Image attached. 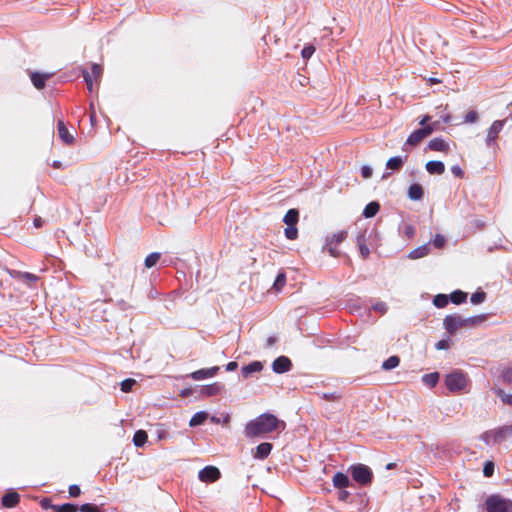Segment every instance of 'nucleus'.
Masks as SVG:
<instances>
[{"label": "nucleus", "mask_w": 512, "mask_h": 512, "mask_svg": "<svg viewBox=\"0 0 512 512\" xmlns=\"http://www.w3.org/2000/svg\"><path fill=\"white\" fill-rule=\"evenodd\" d=\"M469 383L467 374L460 370H454L445 376L444 384L452 393H461L466 390Z\"/></svg>", "instance_id": "nucleus-2"}, {"label": "nucleus", "mask_w": 512, "mask_h": 512, "mask_svg": "<svg viewBox=\"0 0 512 512\" xmlns=\"http://www.w3.org/2000/svg\"><path fill=\"white\" fill-rule=\"evenodd\" d=\"M80 512H101L100 508L94 504L86 503L79 507Z\"/></svg>", "instance_id": "nucleus-44"}, {"label": "nucleus", "mask_w": 512, "mask_h": 512, "mask_svg": "<svg viewBox=\"0 0 512 512\" xmlns=\"http://www.w3.org/2000/svg\"><path fill=\"white\" fill-rule=\"evenodd\" d=\"M443 325L446 331L453 335L455 334L460 328H463L464 325V317L458 314H452L448 315L443 320Z\"/></svg>", "instance_id": "nucleus-8"}, {"label": "nucleus", "mask_w": 512, "mask_h": 512, "mask_svg": "<svg viewBox=\"0 0 512 512\" xmlns=\"http://www.w3.org/2000/svg\"><path fill=\"white\" fill-rule=\"evenodd\" d=\"M399 362H400V359L398 356H391L383 362L382 368L384 370L394 369L399 365Z\"/></svg>", "instance_id": "nucleus-37"}, {"label": "nucleus", "mask_w": 512, "mask_h": 512, "mask_svg": "<svg viewBox=\"0 0 512 512\" xmlns=\"http://www.w3.org/2000/svg\"><path fill=\"white\" fill-rule=\"evenodd\" d=\"M17 275L19 278L28 281V282H35L37 280V276L28 272H17Z\"/></svg>", "instance_id": "nucleus-47"}, {"label": "nucleus", "mask_w": 512, "mask_h": 512, "mask_svg": "<svg viewBox=\"0 0 512 512\" xmlns=\"http://www.w3.org/2000/svg\"><path fill=\"white\" fill-rule=\"evenodd\" d=\"M443 122H445V123L450 122V116L447 115V116L443 117Z\"/></svg>", "instance_id": "nucleus-63"}, {"label": "nucleus", "mask_w": 512, "mask_h": 512, "mask_svg": "<svg viewBox=\"0 0 512 512\" xmlns=\"http://www.w3.org/2000/svg\"><path fill=\"white\" fill-rule=\"evenodd\" d=\"M481 440H483L487 445H495L498 444L496 441L495 434L493 430L486 431L480 436Z\"/></svg>", "instance_id": "nucleus-38"}, {"label": "nucleus", "mask_w": 512, "mask_h": 512, "mask_svg": "<svg viewBox=\"0 0 512 512\" xmlns=\"http://www.w3.org/2000/svg\"><path fill=\"white\" fill-rule=\"evenodd\" d=\"M299 213L296 209H289L284 216L283 221L287 226L296 225L298 222Z\"/></svg>", "instance_id": "nucleus-26"}, {"label": "nucleus", "mask_w": 512, "mask_h": 512, "mask_svg": "<svg viewBox=\"0 0 512 512\" xmlns=\"http://www.w3.org/2000/svg\"><path fill=\"white\" fill-rule=\"evenodd\" d=\"M147 438V433L144 430H138L133 436V443L136 447H141L146 443Z\"/></svg>", "instance_id": "nucleus-31"}, {"label": "nucleus", "mask_w": 512, "mask_h": 512, "mask_svg": "<svg viewBox=\"0 0 512 512\" xmlns=\"http://www.w3.org/2000/svg\"><path fill=\"white\" fill-rule=\"evenodd\" d=\"M496 374L505 383H512V366H501L497 368Z\"/></svg>", "instance_id": "nucleus-21"}, {"label": "nucleus", "mask_w": 512, "mask_h": 512, "mask_svg": "<svg viewBox=\"0 0 512 512\" xmlns=\"http://www.w3.org/2000/svg\"><path fill=\"white\" fill-rule=\"evenodd\" d=\"M352 478L361 485L370 484L373 478L371 469L364 464H357L351 467Z\"/></svg>", "instance_id": "nucleus-5"}, {"label": "nucleus", "mask_w": 512, "mask_h": 512, "mask_svg": "<svg viewBox=\"0 0 512 512\" xmlns=\"http://www.w3.org/2000/svg\"><path fill=\"white\" fill-rule=\"evenodd\" d=\"M219 371L218 366H214L207 369H200L197 371L192 372L189 376L196 381L203 380L205 378H211L214 377L217 372Z\"/></svg>", "instance_id": "nucleus-14"}, {"label": "nucleus", "mask_w": 512, "mask_h": 512, "mask_svg": "<svg viewBox=\"0 0 512 512\" xmlns=\"http://www.w3.org/2000/svg\"><path fill=\"white\" fill-rule=\"evenodd\" d=\"M207 417H208V414L206 412H204V411L197 412L190 419L189 425L191 427H195V426L201 425V424H203L205 422Z\"/></svg>", "instance_id": "nucleus-29"}, {"label": "nucleus", "mask_w": 512, "mask_h": 512, "mask_svg": "<svg viewBox=\"0 0 512 512\" xmlns=\"http://www.w3.org/2000/svg\"><path fill=\"white\" fill-rule=\"evenodd\" d=\"M135 383L136 381L134 379H126L121 383V390L123 392H129Z\"/></svg>", "instance_id": "nucleus-46"}, {"label": "nucleus", "mask_w": 512, "mask_h": 512, "mask_svg": "<svg viewBox=\"0 0 512 512\" xmlns=\"http://www.w3.org/2000/svg\"><path fill=\"white\" fill-rule=\"evenodd\" d=\"M42 506L44 508H48V507L50 508V505H47V500L46 499L42 501Z\"/></svg>", "instance_id": "nucleus-64"}, {"label": "nucleus", "mask_w": 512, "mask_h": 512, "mask_svg": "<svg viewBox=\"0 0 512 512\" xmlns=\"http://www.w3.org/2000/svg\"><path fill=\"white\" fill-rule=\"evenodd\" d=\"M376 231L375 230H367L365 229L361 233H359L356 237V244L359 248V252L361 256L366 259L370 255L369 246H373V242L376 239Z\"/></svg>", "instance_id": "nucleus-3"}, {"label": "nucleus", "mask_w": 512, "mask_h": 512, "mask_svg": "<svg viewBox=\"0 0 512 512\" xmlns=\"http://www.w3.org/2000/svg\"><path fill=\"white\" fill-rule=\"evenodd\" d=\"M451 171L457 177L463 176V170L458 165L452 166Z\"/></svg>", "instance_id": "nucleus-56"}, {"label": "nucleus", "mask_w": 512, "mask_h": 512, "mask_svg": "<svg viewBox=\"0 0 512 512\" xmlns=\"http://www.w3.org/2000/svg\"><path fill=\"white\" fill-rule=\"evenodd\" d=\"M430 248L428 244L422 245L420 247H417L416 249L412 250L408 257L410 259H420L422 257H425L429 254Z\"/></svg>", "instance_id": "nucleus-25"}, {"label": "nucleus", "mask_w": 512, "mask_h": 512, "mask_svg": "<svg viewBox=\"0 0 512 512\" xmlns=\"http://www.w3.org/2000/svg\"><path fill=\"white\" fill-rule=\"evenodd\" d=\"M466 299H467V294L465 292H463V291H460V290L454 291L450 295V300L454 304H461V303L465 302Z\"/></svg>", "instance_id": "nucleus-36"}, {"label": "nucleus", "mask_w": 512, "mask_h": 512, "mask_svg": "<svg viewBox=\"0 0 512 512\" xmlns=\"http://www.w3.org/2000/svg\"><path fill=\"white\" fill-rule=\"evenodd\" d=\"M103 69L99 64H93L91 68V73L84 71L83 77L87 84V88L90 92L93 90V79L98 81L102 75Z\"/></svg>", "instance_id": "nucleus-10"}, {"label": "nucleus", "mask_w": 512, "mask_h": 512, "mask_svg": "<svg viewBox=\"0 0 512 512\" xmlns=\"http://www.w3.org/2000/svg\"><path fill=\"white\" fill-rule=\"evenodd\" d=\"M333 484L335 487L343 489L350 485V480L347 475L343 473H336L333 476Z\"/></svg>", "instance_id": "nucleus-24"}, {"label": "nucleus", "mask_w": 512, "mask_h": 512, "mask_svg": "<svg viewBox=\"0 0 512 512\" xmlns=\"http://www.w3.org/2000/svg\"><path fill=\"white\" fill-rule=\"evenodd\" d=\"M57 132L59 138L67 145H71L74 143V135L69 132L65 123L62 120H59L57 123Z\"/></svg>", "instance_id": "nucleus-13"}, {"label": "nucleus", "mask_w": 512, "mask_h": 512, "mask_svg": "<svg viewBox=\"0 0 512 512\" xmlns=\"http://www.w3.org/2000/svg\"><path fill=\"white\" fill-rule=\"evenodd\" d=\"M222 385L219 383H213L202 389V393L206 396H213L221 392Z\"/></svg>", "instance_id": "nucleus-34"}, {"label": "nucleus", "mask_w": 512, "mask_h": 512, "mask_svg": "<svg viewBox=\"0 0 512 512\" xmlns=\"http://www.w3.org/2000/svg\"><path fill=\"white\" fill-rule=\"evenodd\" d=\"M495 394L502 400L504 404L511 405L512 406V394L506 393L501 388H494L493 389Z\"/></svg>", "instance_id": "nucleus-35"}, {"label": "nucleus", "mask_w": 512, "mask_h": 512, "mask_svg": "<svg viewBox=\"0 0 512 512\" xmlns=\"http://www.w3.org/2000/svg\"><path fill=\"white\" fill-rule=\"evenodd\" d=\"M478 120V113L476 111H470L465 116L466 123H475Z\"/></svg>", "instance_id": "nucleus-48"}, {"label": "nucleus", "mask_w": 512, "mask_h": 512, "mask_svg": "<svg viewBox=\"0 0 512 512\" xmlns=\"http://www.w3.org/2000/svg\"><path fill=\"white\" fill-rule=\"evenodd\" d=\"M160 257H161L160 253H157V252L151 253L145 259V266L147 268H152L159 261Z\"/></svg>", "instance_id": "nucleus-39"}, {"label": "nucleus", "mask_w": 512, "mask_h": 512, "mask_svg": "<svg viewBox=\"0 0 512 512\" xmlns=\"http://www.w3.org/2000/svg\"><path fill=\"white\" fill-rule=\"evenodd\" d=\"M52 74L49 73H39V72H32L30 77L33 85L37 89H42L45 86L46 80H48Z\"/></svg>", "instance_id": "nucleus-16"}, {"label": "nucleus", "mask_w": 512, "mask_h": 512, "mask_svg": "<svg viewBox=\"0 0 512 512\" xmlns=\"http://www.w3.org/2000/svg\"><path fill=\"white\" fill-rule=\"evenodd\" d=\"M493 471H494V465L492 462H488L485 466H484V469H483V473L486 477H490L492 476L493 474Z\"/></svg>", "instance_id": "nucleus-53"}, {"label": "nucleus", "mask_w": 512, "mask_h": 512, "mask_svg": "<svg viewBox=\"0 0 512 512\" xmlns=\"http://www.w3.org/2000/svg\"><path fill=\"white\" fill-rule=\"evenodd\" d=\"M271 450H272V444L268 443V442H264V443L259 444L256 447L255 452L253 453V456L256 459L263 460L268 457V455L271 453Z\"/></svg>", "instance_id": "nucleus-17"}, {"label": "nucleus", "mask_w": 512, "mask_h": 512, "mask_svg": "<svg viewBox=\"0 0 512 512\" xmlns=\"http://www.w3.org/2000/svg\"><path fill=\"white\" fill-rule=\"evenodd\" d=\"M486 508L488 512H512V501L493 495L486 500Z\"/></svg>", "instance_id": "nucleus-4"}, {"label": "nucleus", "mask_w": 512, "mask_h": 512, "mask_svg": "<svg viewBox=\"0 0 512 512\" xmlns=\"http://www.w3.org/2000/svg\"><path fill=\"white\" fill-rule=\"evenodd\" d=\"M439 377H440V375L438 372L425 374L422 377V382L429 387H434L438 383Z\"/></svg>", "instance_id": "nucleus-28"}, {"label": "nucleus", "mask_w": 512, "mask_h": 512, "mask_svg": "<svg viewBox=\"0 0 512 512\" xmlns=\"http://www.w3.org/2000/svg\"><path fill=\"white\" fill-rule=\"evenodd\" d=\"M373 310L381 314H384L387 311V305L384 302H378L375 305H373Z\"/></svg>", "instance_id": "nucleus-52"}, {"label": "nucleus", "mask_w": 512, "mask_h": 512, "mask_svg": "<svg viewBox=\"0 0 512 512\" xmlns=\"http://www.w3.org/2000/svg\"><path fill=\"white\" fill-rule=\"evenodd\" d=\"M349 496H350V493L346 490L340 489L338 492V499L340 501H343V502L347 501Z\"/></svg>", "instance_id": "nucleus-55"}, {"label": "nucleus", "mask_w": 512, "mask_h": 512, "mask_svg": "<svg viewBox=\"0 0 512 512\" xmlns=\"http://www.w3.org/2000/svg\"><path fill=\"white\" fill-rule=\"evenodd\" d=\"M68 491H69V495L74 498L78 497L81 493L80 487L75 484L70 485Z\"/></svg>", "instance_id": "nucleus-51"}, {"label": "nucleus", "mask_w": 512, "mask_h": 512, "mask_svg": "<svg viewBox=\"0 0 512 512\" xmlns=\"http://www.w3.org/2000/svg\"><path fill=\"white\" fill-rule=\"evenodd\" d=\"M42 224H43V221H42V219H41L40 217H36V218L34 219V226H35L36 228L41 227V226H42Z\"/></svg>", "instance_id": "nucleus-61"}, {"label": "nucleus", "mask_w": 512, "mask_h": 512, "mask_svg": "<svg viewBox=\"0 0 512 512\" xmlns=\"http://www.w3.org/2000/svg\"><path fill=\"white\" fill-rule=\"evenodd\" d=\"M437 124V122H434L431 125H427L425 127L415 130L413 133L409 135L405 145H409L412 147L417 146L422 140H424L426 137L433 133Z\"/></svg>", "instance_id": "nucleus-6"}, {"label": "nucleus", "mask_w": 512, "mask_h": 512, "mask_svg": "<svg viewBox=\"0 0 512 512\" xmlns=\"http://www.w3.org/2000/svg\"><path fill=\"white\" fill-rule=\"evenodd\" d=\"M426 170L430 174L441 175L445 171V165L441 161H429L426 163Z\"/></svg>", "instance_id": "nucleus-22"}, {"label": "nucleus", "mask_w": 512, "mask_h": 512, "mask_svg": "<svg viewBox=\"0 0 512 512\" xmlns=\"http://www.w3.org/2000/svg\"><path fill=\"white\" fill-rule=\"evenodd\" d=\"M404 163V160L401 156H395L390 158L387 163L386 167L391 170H399Z\"/></svg>", "instance_id": "nucleus-33"}, {"label": "nucleus", "mask_w": 512, "mask_h": 512, "mask_svg": "<svg viewBox=\"0 0 512 512\" xmlns=\"http://www.w3.org/2000/svg\"><path fill=\"white\" fill-rule=\"evenodd\" d=\"M50 508L55 512H77L79 510L77 505L71 503L62 505H50Z\"/></svg>", "instance_id": "nucleus-27"}, {"label": "nucleus", "mask_w": 512, "mask_h": 512, "mask_svg": "<svg viewBox=\"0 0 512 512\" xmlns=\"http://www.w3.org/2000/svg\"><path fill=\"white\" fill-rule=\"evenodd\" d=\"M237 367H238L237 362L232 361V362H229V363L226 365V370H227V371H234V370H236V369H237Z\"/></svg>", "instance_id": "nucleus-58"}, {"label": "nucleus", "mask_w": 512, "mask_h": 512, "mask_svg": "<svg viewBox=\"0 0 512 512\" xmlns=\"http://www.w3.org/2000/svg\"><path fill=\"white\" fill-rule=\"evenodd\" d=\"M485 298H486V294L484 292L480 291V292L473 293L470 300H471L472 304L477 305V304L484 302Z\"/></svg>", "instance_id": "nucleus-43"}, {"label": "nucleus", "mask_w": 512, "mask_h": 512, "mask_svg": "<svg viewBox=\"0 0 512 512\" xmlns=\"http://www.w3.org/2000/svg\"><path fill=\"white\" fill-rule=\"evenodd\" d=\"M448 347V344L445 340H441L439 342L436 343V348L437 349H446Z\"/></svg>", "instance_id": "nucleus-60"}, {"label": "nucleus", "mask_w": 512, "mask_h": 512, "mask_svg": "<svg viewBox=\"0 0 512 512\" xmlns=\"http://www.w3.org/2000/svg\"><path fill=\"white\" fill-rule=\"evenodd\" d=\"M504 126L503 120H496L493 122L491 127L488 130L487 138H486V144L487 146H492L495 143L496 138L498 137V134L501 132Z\"/></svg>", "instance_id": "nucleus-11"}, {"label": "nucleus", "mask_w": 512, "mask_h": 512, "mask_svg": "<svg viewBox=\"0 0 512 512\" xmlns=\"http://www.w3.org/2000/svg\"><path fill=\"white\" fill-rule=\"evenodd\" d=\"M428 148L433 151L446 152L449 148V145L441 138H434L429 141Z\"/></svg>", "instance_id": "nucleus-20"}, {"label": "nucleus", "mask_w": 512, "mask_h": 512, "mask_svg": "<svg viewBox=\"0 0 512 512\" xmlns=\"http://www.w3.org/2000/svg\"><path fill=\"white\" fill-rule=\"evenodd\" d=\"M285 282H286V276L284 273H279L275 279V282H274V288L276 290H280L284 285H285Z\"/></svg>", "instance_id": "nucleus-45"}, {"label": "nucleus", "mask_w": 512, "mask_h": 512, "mask_svg": "<svg viewBox=\"0 0 512 512\" xmlns=\"http://www.w3.org/2000/svg\"><path fill=\"white\" fill-rule=\"evenodd\" d=\"M291 366V360L286 356H280L272 363L273 371L278 374L288 372L291 369Z\"/></svg>", "instance_id": "nucleus-12"}, {"label": "nucleus", "mask_w": 512, "mask_h": 512, "mask_svg": "<svg viewBox=\"0 0 512 512\" xmlns=\"http://www.w3.org/2000/svg\"><path fill=\"white\" fill-rule=\"evenodd\" d=\"M220 471L215 466H206L199 471L198 477L202 482H215L220 478Z\"/></svg>", "instance_id": "nucleus-9"}, {"label": "nucleus", "mask_w": 512, "mask_h": 512, "mask_svg": "<svg viewBox=\"0 0 512 512\" xmlns=\"http://www.w3.org/2000/svg\"><path fill=\"white\" fill-rule=\"evenodd\" d=\"M90 110H91V113H90V121H91V124L94 125L95 122H96V113L94 111V108H93V104L91 103L90 104Z\"/></svg>", "instance_id": "nucleus-57"}, {"label": "nucleus", "mask_w": 512, "mask_h": 512, "mask_svg": "<svg viewBox=\"0 0 512 512\" xmlns=\"http://www.w3.org/2000/svg\"><path fill=\"white\" fill-rule=\"evenodd\" d=\"M317 396L325 401H338L340 399V395L336 392H318Z\"/></svg>", "instance_id": "nucleus-40"}, {"label": "nucleus", "mask_w": 512, "mask_h": 512, "mask_svg": "<svg viewBox=\"0 0 512 512\" xmlns=\"http://www.w3.org/2000/svg\"><path fill=\"white\" fill-rule=\"evenodd\" d=\"M485 316L484 315H479V316H473V317H467L465 318L464 317V327H476L478 326L480 323H482L484 320H485Z\"/></svg>", "instance_id": "nucleus-32"}, {"label": "nucleus", "mask_w": 512, "mask_h": 512, "mask_svg": "<svg viewBox=\"0 0 512 512\" xmlns=\"http://www.w3.org/2000/svg\"><path fill=\"white\" fill-rule=\"evenodd\" d=\"M314 52H315V48L310 45V46L304 47L301 54L304 59H308L313 55Z\"/></svg>", "instance_id": "nucleus-49"}, {"label": "nucleus", "mask_w": 512, "mask_h": 512, "mask_svg": "<svg viewBox=\"0 0 512 512\" xmlns=\"http://www.w3.org/2000/svg\"><path fill=\"white\" fill-rule=\"evenodd\" d=\"M20 500L17 492H8L2 497V505L8 508H12L18 504Z\"/></svg>", "instance_id": "nucleus-19"}, {"label": "nucleus", "mask_w": 512, "mask_h": 512, "mask_svg": "<svg viewBox=\"0 0 512 512\" xmlns=\"http://www.w3.org/2000/svg\"><path fill=\"white\" fill-rule=\"evenodd\" d=\"M53 166H54L55 168H60V167H61V163H60L59 161H55V162H54V164H53Z\"/></svg>", "instance_id": "nucleus-62"}, {"label": "nucleus", "mask_w": 512, "mask_h": 512, "mask_svg": "<svg viewBox=\"0 0 512 512\" xmlns=\"http://www.w3.org/2000/svg\"><path fill=\"white\" fill-rule=\"evenodd\" d=\"M449 298L445 294H438L434 297L433 303L438 308H443L448 304Z\"/></svg>", "instance_id": "nucleus-41"}, {"label": "nucleus", "mask_w": 512, "mask_h": 512, "mask_svg": "<svg viewBox=\"0 0 512 512\" xmlns=\"http://www.w3.org/2000/svg\"><path fill=\"white\" fill-rule=\"evenodd\" d=\"M492 430L495 434L496 441L498 442V444L502 443L508 437L512 436V424L501 426Z\"/></svg>", "instance_id": "nucleus-15"}, {"label": "nucleus", "mask_w": 512, "mask_h": 512, "mask_svg": "<svg viewBox=\"0 0 512 512\" xmlns=\"http://www.w3.org/2000/svg\"><path fill=\"white\" fill-rule=\"evenodd\" d=\"M263 369V365L259 361H253L246 366H243L241 369V373L243 377L248 378L255 372H260Z\"/></svg>", "instance_id": "nucleus-18"}, {"label": "nucleus", "mask_w": 512, "mask_h": 512, "mask_svg": "<svg viewBox=\"0 0 512 512\" xmlns=\"http://www.w3.org/2000/svg\"><path fill=\"white\" fill-rule=\"evenodd\" d=\"M361 174L365 179L370 178L372 176V168L369 166H363L361 168Z\"/></svg>", "instance_id": "nucleus-54"}, {"label": "nucleus", "mask_w": 512, "mask_h": 512, "mask_svg": "<svg viewBox=\"0 0 512 512\" xmlns=\"http://www.w3.org/2000/svg\"><path fill=\"white\" fill-rule=\"evenodd\" d=\"M431 117L429 115H425L423 116V118L420 120L419 124L422 126V127H425L428 124V122L430 121Z\"/></svg>", "instance_id": "nucleus-59"}, {"label": "nucleus", "mask_w": 512, "mask_h": 512, "mask_svg": "<svg viewBox=\"0 0 512 512\" xmlns=\"http://www.w3.org/2000/svg\"><path fill=\"white\" fill-rule=\"evenodd\" d=\"M446 239L442 235H436L433 240V244L436 248H442L445 245Z\"/></svg>", "instance_id": "nucleus-50"}, {"label": "nucleus", "mask_w": 512, "mask_h": 512, "mask_svg": "<svg viewBox=\"0 0 512 512\" xmlns=\"http://www.w3.org/2000/svg\"><path fill=\"white\" fill-rule=\"evenodd\" d=\"M380 205L377 202H370L366 205L363 211V215L366 218H371L377 214L379 211Z\"/></svg>", "instance_id": "nucleus-30"}, {"label": "nucleus", "mask_w": 512, "mask_h": 512, "mask_svg": "<svg viewBox=\"0 0 512 512\" xmlns=\"http://www.w3.org/2000/svg\"><path fill=\"white\" fill-rule=\"evenodd\" d=\"M298 230L296 228V225L287 226L285 228V236L290 239L294 240L297 238Z\"/></svg>", "instance_id": "nucleus-42"}, {"label": "nucleus", "mask_w": 512, "mask_h": 512, "mask_svg": "<svg viewBox=\"0 0 512 512\" xmlns=\"http://www.w3.org/2000/svg\"><path fill=\"white\" fill-rule=\"evenodd\" d=\"M286 428V423L270 413H263L255 419L249 421L245 426V435L247 437H259L274 431H282Z\"/></svg>", "instance_id": "nucleus-1"}, {"label": "nucleus", "mask_w": 512, "mask_h": 512, "mask_svg": "<svg viewBox=\"0 0 512 512\" xmlns=\"http://www.w3.org/2000/svg\"><path fill=\"white\" fill-rule=\"evenodd\" d=\"M423 195H424V191H423V188L421 185L416 184V183L410 185V187L408 189V197L411 200H414V201L421 200L423 198Z\"/></svg>", "instance_id": "nucleus-23"}, {"label": "nucleus", "mask_w": 512, "mask_h": 512, "mask_svg": "<svg viewBox=\"0 0 512 512\" xmlns=\"http://www.w3.org/2000/svg\"><path fill=\"white\" fill-rule=\"evenodd\" d=\"M347 237L346 231H339L337 233H334L330 237L326 238V247L328 253L332 257H338L340 255V252L337 250L336 246L342 243Z\"/></svg>", "instance_id": "nucleus-7"}]
</instances>
